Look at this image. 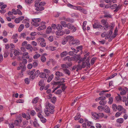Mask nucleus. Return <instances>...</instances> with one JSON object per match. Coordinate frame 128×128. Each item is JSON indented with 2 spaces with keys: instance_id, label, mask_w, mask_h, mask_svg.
Segmentation results:
<instances>
[{
  "instance_id": "nucleus-36",
  "label": "nucleus",
  "mask_w": 128,
  "mask_h": 128,
  "mask_svg": "<svg viewBox=\"0 0 128 128\" xmlns=\"http://www.w3.org/2000/svg\"><path fill=\"white\" fill-rule=\"evenodd\" d=\"M38 61H36L34 62L32 64L34 68L37 67L38 65Z\"/></svg>"
},
{
  "instance_id": "nucleus-9",
  "label": "nucleus",
  "mask_w": 128,
  "mask_h": 128,
  "mask_svg": "<svg viewBox=\"0 0 128 128\" xmlns=\"http://www.w3.org/2000/svg\"><path fill=\"white\" fill-rule=\"evenodd\" d=\"M122 101L125 102L126 106L128 105V94L127 95L126 97L125 96H122Z\"/></svg>"
},
{
  "instance_id": "nucleus-20",
  "label": "nucleus",
  "mask_w": 128,
  "mask_h": 128,
  "mask_svg": "<svg viewBox=\"0 0 128 128\" xmlns=\"http://www.w3.org/2000/svg\"><path fill=\"white\" fill-rule=\"evenodd\" d=\"M68 54V52L67 51H64L62 52L60 54L61 56L64 57L67 55Z\"/></svg>"
},
{
  "instance_id": "nucleus-27",
  "label": "nucleus",
  "mask_w": 128,
  "mask_h": 128,
  "mask_svg": "<svg viewBox=\"0 0 128 128\" xmlns=\"http://www.w3.org/2000/svg\"><path fill=\"white\" fill-rule=\"evenodd\" d=\"M20 66L17 67V70H19L23 66H25V64H24L22 63H20L19 64Z\"/></svg>"
},
{
  "instance_id": "nucleus-33",
  "label": "nucleus",
  "mask_w": 128,
  "mask_h": 128,
  "mask_svg": "<svg viewBox=\"0 0 128 128\" xmlns=\"http://www.w3.org/2000/svg\"><path fill=\"white\" fill-rule=\"evenodd\" d=\"M96 57L93 58L91 60L90 63L92 65H93L95 61L96 60Z\"/></svg>"
},
{
  "instance_id": "nucleus-41",
  "label": "nucleus",
  "mask_w": 128,
  "mask_h": 128,
  "mask_svg": "<svg viewBox=\"0 0 128 128\" xmlns=\"http://www.w3.org/2000/svg\"><path fill=\"white\" fill-rule=\"evenodd\" d=\"M60 23L61 24V25L63 27H66L67 24H66V23L65 22L62 21L60 22Z\"/></svg>"
},
{
  "instance_id": "nucleus-48",
  "label": "nucleus",
  "mask_w": 128,
  "mask_h": 128,
  "mask_svg": "<svg viewBox=\"0 0 128 128\" xmlns=\"http://www.w3.org/2000/svg\"><path fill=\"white\" fill-rule=\"evenodd\" d=\"M67 42V40L66 38L62 40V44L64 45L66 44Z\"/></svg>"
},
{
  "instance_id": "nucleus-29",
  "label": "nucleus",
  "mask_w": 128,
  "mask_h": 128,
  "mask_svg": "<svg viewBox=\"0 0 128 128\" xmlns=\"http://www.w3.org/2000/svg\"><path fill=\"white\" fill-rule=\"evenodd\" d=\"M116 121L118 123H122L124 122V120L122 118H119L117 119Z\"/></svg>"
},
{
  "instance_id": "nucleus-7",
  "label": "nucleus",
  "mask_w": 128,
  "mask_h": 128,
  "mask_svg": "<svg viewBox=\"0 0 128 128\" xmlns=\"http://www.w3.org/2000/svg\"><path fill=\"white\" fill-rule=\"evenodd\" d=\"M101 22L102 23V24L105 26V27L107 28H112L114 27L112 26L111 25H109L108 23L106 20H101Z\"/></svg>"
},
{
  "instance_id": "nucleus-28",
  "label": "nucleus",
  "mask_w": 128,
  "mask_h": 128,
  "mask_svg": "<svg viewBox=\"0 0 128 128\" xmlns=\"http://www.w3.org/2000/svg\"><path fill=\"white\" fill-rule=\"evenodd\" d=\"M115 98L118 102H120L121 100V97L119 94H118V96L116 97Z\"/></svg>"
},
{
  "instance_id": "nucleus-30",
  "label": "nucleus",
  "mask_w": 128,
  "mask_h": 128,
  "mask_svg": "<svg viewBox=\"0 0 128 128\" xmlns=\"http://www.w3.org/2000/svg\"><path fill=\"white\" fill-rule=\"evenodd\" d=\"M20 52L17 50H14V54L16 56H17L18 55L20 54Z\"/></svg>"
},
{
  "instance_id": "nucleus-53",
  "label": "nucleus",
  "mask_w": 128,
  "mask_h": 128,
  "mask_svg": "<svg viewBox=\"0 0 128 128\" xmlns=\"http://www.w3.org/2000/svg\"><path fill=\"white\" fill-rule=\"evenodd\" d=\"M23 59L22 60V62H20V63H22L24 64H26L27 63V61L26 59L24 58H22Z\"/></svg>"
},
{
  "instance_id": "nucleus-47",
  "label": "nucleus",
  "mask_w": 128,
  "mask_h": 128,
  "mask_svg": "<svg viewBox=\"0 0 128 128\" xmlns=\"http://www.w3.org/2000/svg\"><path fill=\"white\" fill-rule=\"evenodd\" d=\"M106 99V97L104 96L100 97L98 98V100L101 101L103 100Z\"/></svg>"
},
{
  "instance_id": "nucleus-31",
  "label": "nucleus",
  "mask_w": 128,
  "mask_h": 128,
  "mask_svg": "<svg viewBox=\"0 0 128 128\" xmlns=\"http://www.w3.org/2000/svg\"><path fill=\"white\" fill-rule=\"evenodd\" d=\"M54 77V75L53 74H52L51 75L48 77V80H47V82H50L52 79Z\"/></svg>"
},
{
  "instance_id": "nucleus-62",
  "label": "nucleus",
  "mask_w": 128,
  "mask_h": 128,
  "mask_svg": "<svg viewBox=\"0 0 128 128\" xmlns=\"http://www.w3.org/2000/svg\"><path fill=\"white\" fill-rule=\"evenodd\" d=\"M24 82L27 84H28L30 83V81L28 78H26L25 79Z\"/></svg>"
},
{
  "instance_id": "nucleus-40",
  "label": "nucleus",
  "mask_w": 128,
  "mask_h": 128,
  "mask_svg": "<svg viewBox=\"0 0 128 128\" xmlns=\"http://www.w3.org/2000/svg\"><path fill=\"white\" fill-rule=\"evenodd\" d=\"M40 54H37L34 55L33 56V58L34 59H37L40 57Z\"/></svg>"
},
{
  "instance_id": "nucleus-32",
  "label": "nucleus",
  "mask_w": 128,
  "mask_h": 128,
  "mask_svg": "<svg viewBox=\"0 0 128 128\" xmlns=\"http://www.w3.org/2000/svg\"><path fill=\"white\" fill-rule=\"evenodd\" d=\"M52 31V29L51 27L50 26H48L46 30V33L47 34H50L51 32Z\"/></svg>"
},
{
  "instance_id": "nucleus-37",
  "label": "nucleus",
  "mask_w": 128,
  "mask_h": 128,
  "mask_svg": "<svg viewBox=\"0 0 128 128\" xmlns=\"http://www.w3.org/2000/svg\"><path fill=\"white\" fill-rule=\"evenodd\" d=\"M122 112H117L115 114V116L116 117H118L122 114Z\"/></svg>"
},
{
  "instance_id": "nucleus-6",
  "label": "nucleus",
  "mask_w": 128,
  "mask_h": 128,
  "mask_svg": "<svg viewBox=\"0 0 128 128\" xmlns=\"http://www.w3.org/2000/svg\"><path fill=\"white\" fill-rule=\"evenodd\" d=\"M38 40L39 42H41L40 45L42 47H45L46 45V43L45 40L44 38H38Z\"/></svg>"
},
{
  "instance_id": "nucleus-15",
  "label": "nucleus",
  "mask_w": 128,
  "mask_h": 128,
  "mask_svg": "<svg viewBox=\"0 0 128 128\" xmlns=\"http://www.w3.org/2000/svg\"><path fill=\"white\" fill-rule=\"evenodd\" d=\"M56 34L58 36H62L64 34V32L63 31L58 30L56 32Z\"/></svg>"
},
{
  "instance_id": "nucleus-51",
  "label": "nucleus",
  "mask_w": 128,
  "mask_h": 128,
  "mask_svg": "<svg viewBox=\"0 0 128 128\" xmlns=\"http://www.w3.org/2000/svg\"><path fill=\"white\" fill-rule=\"evenodd\" d=\"M22 72H21V73L22 74V76H21L22 77V76L23 75V72L24 71L26 70V67L24 66H23V67L22 68Z\"/></svg>"
},
{
  "instance_id": "nucleus-24",
  "label": "nucleus",
  "mask_w": 128,
  "mask_h": 128,
  "mask_svg": "<svg viewBox=\"0 0 128 128\" xmlns=\"http://www.w3.org/2000/svg\"><path fill=\"white\" fill-rule=\"evenodd\" d=\"M73 58L75 60L77 61L80 59V56L75 54V55L73 57Z\"/></svg>"
},
{
  "instance_id": "nucleus-2",
  "label": "nucleus",
  "mask_w": 128,
  "mask_h": 128,
  "mask_svg": "<svg viewBox=\"0 0 128 128\" xmlns=\"http://www.w3.org/2000/svg\"><path fill=\"white\" fill-rule=\"evenodd\" d=\"M112 108L114 111H116L118 110L119 111H122L123 113H125L126 112V109L124 108L123 106L120 105L117 106L116 104H113L112 105Z\"/></svg>"
},
{
  "instance_id": "nucleus-35",
  "label": "nucleus",
  "mask_w": 128,
  "mask_h": 128,
  "mask_svg": "<svg viewBox=\"0 0 128 128\" xmlns=\"http://www.w3.org/2000/svg\"><path fill=\"white\" fill-rule=\"evenodd\" d=\"M67 6L68 7L74 9H76V8H77L76 7L73 6L70 4H67Z\"/></svg>"
},
{
  "instance_id": "nucleus-56",
  "label": "nucleus",
  "mask_w": 128,
  "mask_h": 128,
  "mask_svg": "<svg viewBox=\"0 0 128 128\" xmlns=\"http://www.w3.org/2000/svg\"><path fill=\"white\" fill-rule=\"evenodd\" d=\"M48 40L50 42H52L53 41L54 38L52 36H50L48 38Z\"/></svg>"
},
{
  "instance_id": "nucleus-45",
  "label": "nucleus",
  "mask_w": 128,
  "mask_h": 128,
  "mask_svg": "<svg viewBox=\"0 0 128 128\" xmlns=\"http://www.w3.org/2000/svg\"><path fill=\"white\" fill-rule=\"evenodd\" d=\"M66 21L71 23H72L74 22V20H73L69 18H66Z\"/></svg>"
},
{
  "instance_id": "nucleus-14",
  "label": "nucleus",
  "mask_w": 128,
  "mask_h": 128,
  "mask_svg": "<svg viewBox=\"0 0 128 128\" xmlns=\"http://www.w3.org/2000/svg\"><path fill=\"white\" fill-rule=\"evenodd\" d=\"M39 77L41 78H47L46 74L44 72H41L39 75Z\"/></svg>"
},
{
  "instance_id": "nucleus-42",
  "label": "nucleus",
  "mask_w": 128,
  "mask_h": 128,
  "mask_svg": "<svg viewBox=\"0 0 128 128\" xmlns=\"http://www.w3.org/2000/svg\"><path fill=\"white\" fill-rule=\"evenodd\" d=\"M44 73H45V74H46V75H48V74L50 73V71L49 70L47 69H44Z\"/></svg>"
},
{
  "instance_id": "nucleus-21",
  "label": "nucleus",
  "mask_w": 128,
  "mask_h": 128,
  "mask_svg": "<svg viewBox=\"0 0 128 128\" xmlns=\"http://www.w3.org/2000/svg\"><path fill=\"white\" fill-rule=\"evenodd\" d=\"M62 70L65 72V73L68 75H69L70 74V72L69 70L67 69V68L62 69Z\"/></svg>"
},
{
  "instance_id": "nucleus-25",
  "label": "nucleus",
  "mask_w": 128,
  "mask_h": 128,
  "mask_svg": "<svg viewBox=\"0 0 128 128\" xmlns=\"http://www.w3.org/2000/svg\"><path fill=\"white\" fill-rule=\"evenodd\" d=\"M32 20L33 22H36L38 23L40 21L41 19L40 18H33L32 19Z\"/></svg>"
},
{
  "instance_id": "nucleus-50",
  "label": "nucleus",
  "mask_w": 128,
  "mask_h": 128,
  "mask_svg": "<svg viewBox=\"0 0 128 128\" xmlns=\"http://www.w3.org/2000/svg\"><path fill=\"white\" fill-rule=\"evenodd\" d=\"M40 120L41 122H42L44 123H45L46 121V118H44V117L41 118V119H40Z\"/></svg>"
},
{
  "instance_id": "nucleus-39",
  "label": "nucleus",
  "mask_w": 128,
  "mask_h": 128,
  "mask_svg": "<svg viewBox=\"0 0 128 128\" xmlns=\"http://www.w3.org/2000/svg\"><path fill=\"white\" fill-rule=\"evenodd\" d=\"M46 58L44 55L42 56H41V60L42 62H44L46 61Z\"/></svg>"
},
{
  "instance_id": "nucleus-64",
  "label": "nucleus",
  "mask_w": 128,
  "mask_h": 128,
  "mask_svg": "<svg viewBox=\"0 0 128 128\" xmlns=\"http://www.w3.org/2000/svg\"><path fill=\"white\" fill-rule=\"evenodd\" d=\"M57 29L58 30H61L62 29V26L60 24H58L57 27Z\"/></svg>"
},
{
  "instance_id": "nucleus-57",
  "label": "nucleus",
  "mask_w": 128,
  "mask_h": 128,
  "mask_svg": "<svg viewBox=\"0 0 128 128\" xmlns=\"http://www.w3.org/2000/svg\"><path fill=\"white\" fill-rule=\"evenodd\" d=\"M117 6V4H114L112 5L111 6L110 8H112V9H114L116 8Z\"/></svg>"
},
{
  "instance_id": "nucleus-55",
  "label": "nucleus",
  "mask_w": 128,
  "mask_h": 128,
  "mask_svg": "<svg viewBox=\"0 0 128 128\" xmlns=\"http://www.w3.org/2000/svg\"><path fill=\"white\" fill-rule=\"evenodd\" d=\"M40 72L39 70H38L36 71L35 72V74H34V78H35V76H36L37 77L38 76V75H39L40 74Z\"/></svg>"
},
{
  "instance_id": "nucleus-12",
  "label": "nucleus",
  "mask_w": 128,
  "mask_h": 128,
  "mask_svg": "<svg viewBox=\"0 0 128 128\" xmlns=\"http://www.w3.org/2000/svg\"><path fill=\"white\" fill-rule=\"evenodd\" d=\"M80 42L78 40H73L72 42V44L74 46L78 45L79 44Z\"/></svg>"
},
{
  "instance_id": "nucleus-60",
  "label": "nucleus",
  "mask_w": 128,
  "mask_h": 128,
  "mask_svg": "<svg viewBox=\"0 0 128 128\" xmlns=\"http://www.w3.org/2000/svg\"><path fill=\"white\" fill-rule=\"evenodd\" d=\"M61 67L62 68H68V66H67L65 64H62L61 65Z\"/></svg>"
},
{
  "instance_id": "nucleus-52",
  "label": "nucleus",
  "mask_w": 128,
  "mask_h": 128,
  "mask_svg": "<svg viewBox=\"0 0 128 128\" xmlns=\"http://www.w3.org/2000/svg\"><path fill=\"white\" fill-rule=\"evenodd\" d=\"M26 36V34L24 33H22L20 35V37H22L23 38H25Z\"/></svg>"
},
{
  "instance_id": "nucleus-46",
  "label": "nucleus",
  "mask_w": 128,
  "mask_h": 128,
  "mask_svg": "<svg viewBox=\"0 0 128 128\" xmlns=\"http://www.w3.org/2000/svg\"><path fill=\"white\" fill-rule=\"evenodd\" d=\"M33 124L34 126L37 127L39 126V125L36 121H35L33 122Z\"/></svg>"
},
{
  "instance_id": "nucleus-59",
  "label": "nucleus",
  "mask_w": 128,
  "mask_h": 128,
  "mask_svg": "<svg viewBox=\"0 0 128 128\" xmlns=\"http://www.w3.org/2000/svg\"><path fill=\"white\" fill-rule=\"evenodd\" d=\"M51 100L53 103H54L56 100V97H54L51 99Z\"/></svg>"
},
{
  "instance_id": "nucleus-58",
  "label": "nucleus",
  "mask_w": 128,
  "mask_h": 128,
  "mask_svg": "<svg viewBox=\"0 0 128 128\" xmlns=\"http://www.w3.org/2000/svg\"><path fill=\"white\" fill-rule=\"evenodd\" d=\"M8 55V51H6L5 52L4 54V58L7 57Z\"/></svg>"
},
{
  "instance_id": "nucleus-43",
  "label": "nucleus",
  "mask_w": 128,
  "mask_h": 128,
  "mask_svg": "<svg viewBox=\"0 0 128 128\" xmlns=\"http://www.w3.org/2000/svg\"><path fill=\"white\" fill-rule=\"evenodd\" d=\"M108 100V104H112V103L113 101V98L112 97H110L109 98Z\"/></svg>"
},
{
  "instance_id": "nucleus-8",
  "label": "nucleus",
  "mask_w": 128,
  "mask_h": 128,
  "mask_svg": "<svg viewBox=\"0 0 128 128\" xmlns=\"http://www.w3.org/2000/svg\"><path fill=\"white\" fill-rule=\"evenodd\" d=\"M119 90L120 91V94L122 96L126 94V93L128 91V89L126 88H120L119 89Z\"/></svg>"
},
{
  "instance_id": "nucleus-11",
  "label": "nucleus",
  "mask_w": 128,
  "mask_h": 128,
  "mask_svg": "<svg viewBox=\"0 0 128 128\" xmlns=\"http://www.w3.org/2000/svg\"><path fill=\"white\" fill-rule=\"evenodd\" d=\"M24 18V16H20L18 18H16L14 20V22L16 23H19L21 21L23 20Z\"/></svg>"
},
{
  "instance_id": "nucleus-18",
  "label": "nucleus",
  "mask_w": 128,
  "mask_h": 128,
  "mask_svg": "<svg viewBox=\"0 0 128 128\" xmlns=\"http://www.w3.org/2000/svg\"><path fill=\"white\" fill-rule=\"evenodd\" d=\"M104 110V111L107 113H109L110 112V109L108 106H106Z\"/></svg>"
},
{
  "instance_id": "nucleus-16",
  "label": "nucleus",
  "mask_w": 128,
  "mask_h": 128,
  "mask_svg": "<svg viewBox=\"0 0 128 128\" xmlns=\"http://www.w3.org/2000/svg\"><path fill=\"white\" fill-rule=\"evenodd\" d=\"M46 25H42L38 27L37 28V30L39 31H40L46 28Z\"/></svg>"
},
{
  "instance_id": "nucleus-26",
  "label": "nucleus",
  "mask_w": 128,
  "mask_h": 128,
  "mask_svg": "<svg viewBox=\"0 0 128 128\" xmlns=\"http://www.w3.org/2000/svg\"><path fill=\"white\" fill-rule=\"evenodd\" d=\"M81 116L80 113H77L76 116L74 117V119L76 120H78L80 118Z\"/></svg>"
},
{
  "instance_id": "nucleus-17",
  "label": "nucleus",
  "mask_w": 128,
  "mask_h": 128,
  "mask_svg": "<svg viewBox=\"0 0 128 128\" xmlns=\"http://www.w3.org/2000/svg\"><path fill=\"white\" fill-rule=\"evenodd\" d=\"M25 48L27 50L30 49L31 51L33 50L32 46L30 44H26L25 46Z\"/></svg>"
},
{
  "instance_id": "nucleus-3",
  "label": "nucleus",
  "mask_w": 128,
  "mask_h": 128,
  "mask_svg": "<svg viewBox=\"0 0 128 128\" xmlns=\"http://www.w3.org/2000/svg\"><path fill=\"white\" fill-rule=\"evenodd\" d=\"M35 6L36 8V10L37 11H41L44 9V8L42 6L44 5L45 3L44 2H41L39 3L38 2H36Z\"/></svg>"
},
{
  "instance_id": "nucleus-63",
  "label": "nucleus",
  "mask_w": 128,
  "mask_h": 128,
  "mask_svg": "<svg viewBox=\"0 0 128 128\" xmlns=\"http://www.w3.org/2000/svg\"><path fill=\"white\" fill-rule=\"evenodd\" d=\"M8 25L9 27L11 28L14 27V26L11 23L8 24Z\"/></svg>"
},
{
  "instance_id": "nucleus-49",
  "label": "nucleus",
  "mask_w": 128,
  "mask_h": 128,
  "mask_svg": "<svg viewBox=\"0 0 128 128\" xmlns=\"http://www.w3.org/2000/svg\"><path fill=\"white\" fill-rule=\"evenodd\" d=\"M99 24H97L94 23L93 25V27L94 28H99Z\"/></svg>"
},
{
  "instance_id": "nucleus-38",
  "label": "nucleus",
  "mask_w": 128,
  "mask_h": 128,
  "mask_svg": "<svg viewBox=\"0 0 128 128\" xmlns=\"http://www.w3.org/2000/svg\"><path fill=\"white\" fill-rule=\"evenodd\" d=\"M106 103V102L105 101H101L99 102V104L103 106Z\"/></svg>"
},
{
  "instance_id": "nucleus-44",
  "label": "nucleus",
  "mask_w": 128,
  "mask_h": 128,
  "mask_svg": "<svg viewBox=\"0 0 128 128\" xmlns=\"http://www.w3.org/2000/svg\"><path fill=\"white\" fill-rule=\"evenodd\" d=\"M71 49L73 50L74 53L77 54L78 52L79 51L78 50H76L74 48H72Z\"/></svg>"
},
{
  "instance_id": "nucleus-61",
  "label": "nucleus",
  "mask_w": 128,
  "mask_h": 128,
  "mask_svg": "<svg viewBox=\"0 0 128 128\" xmlns=\"http://www.w3.org/2000/svg\"><path fill=\"white\" fill-rule=\"evenodd\" d=\"M16 12L17 14L20 15H22V13L21 11L19 9H17L16 10Z\"/></svg>"
},
{
  "instance_id": "nucleus-54",
  "label": "nucleus",
  "mask_w": 128,
  "mask_h": 128,
  "mask_svg": "<svg viewBox=\"0 0 128 128\" xmlns=\"http://www.w3.org/2000/svg\"><path fill=\"white\" fill-rule=\"evenodd\" d=\"M64 32V34H68L70 33V31L68 29H66L65 30Z\"/></svg>"
},
{
  "instance_id": "nucleus-1",
  "label": "nucleus",
  "mask_w": 128,
  "mask_h": 128,
  "mask_svg": "<svg viewBox=\"0 0 128 128\" xmlns=\"http://www.w3.org/2000/svg\"><path fill=\"white\" fill-rule=\"evenodd\" d=\"M46 105L48 106L46 109L44 110V112L46 116H49L50 115V114H52L54 113V106L49 102H46Z\"/></svg>"
},
{
  "instance_id": "nucleus-34",
  "label": "nucleus",
  "mask_w": 128,
  "mask_h": 128,
  "mask_svg": "<svg viewBox=\"0 0 128 128\" xmlns=\"http://www.w3.org/2000/svg\"><path fill=\"white\" fill-rule=\"evenodd\" d=\"M38 100V97H36L34 98L32 100V103L35 104L37 103Z\"/></svg>"
},
{
  "instance_id": "nucleus-19",
  "label": "nucleus",
  "mask_w": 128,
  "mask_h": 128,
  "mask_svg": "<svg viewBox=\"0 0 128 128\" xmlns=\"http://www.w3.org/2000/svg\"><path fill=\"white\" fill-rule=\"evenodd\" d=\"M38 85L40 86H45V84L44 83V80H41L39 82Z\"/></svg>"
},
{
  "instance_id": "nucleus-13",
  "label": "nucleus",
  "mask_w": 128,
  "mask_h": 128,
  "mask_svg": "<svg viewBox=\"0 0 128 128\" xmlns=\"http://www.w3.org/2000/svg\"><path fill=\"white\" fill-rule=\"evenodd\" d=\"M68 42H70L72 41L74 39V37L72 36H68L66 37Z\"/></svg>"
},
{
  "instance_id": "nucleus-4",
  "label": "nucleus",
  "mask_w": 128,
  "mask_h": 128,
  "mask_svg": "<svg viewBox=\"0 0 128 128\" xmlns=\"http://www.w3.org/2000/svg\"><path fill=\"white\" fill-rule=\"evenodd\" d=\"M89 60L88 59H87L84 62H83L82 63V66L83 68H84L86 66L88 68H90V64L89 62Z\"/></svg>"
},
{
  "instance_id": "nucleus-22",
  "label": "nucleus",
  "mask_w": 128,
  "mask_h": 128,
  "mask_svg": "<svg viewBox=\"0 0 128 128\" xmlns=\"http://www.w3.org/2000/svg\"><path fill=\"white\" fill-rule=\"evenodd\" d=\"M66 27H67L68 29L72 30L73 28L74 27V26L70 23H68L67 24Z\"/></svg>"
},
{
  "instance_id": "nucleus-5",
  "label": "nucleus",
  "mask_w": 128,
  "mask_h": 128,
  "mask_svg": "<svg viewBox=\"0 0 128 128\" xmlns=\"http://www.w3.org/2000/svg\"><path fill=\"white\" fill-rule=\"evenodd\" d=\"M35 71V70L34 69L32 70L28 73V74L30 76L29 77V79L30 80H32L34 78V73Z\"/></svg>"
},
{
  "instance_id": "nucleus-10",
  "label": "nucleus",
  "mask_w": 128,
  "mask_h": 128,
  "mask_svg": "<svg viewBox=\"0 0 128 128\" xmlns=\"http://www.w3.org/2000/svg\"><path fill=\"white\" fill-rule=\"evenodd\" d=\"M55 75L57 76V77H56V78L58 80H59V77L62 76H64V74L62 72L58 71L56 72Z\"/></svg>"
},
{
  "instance_id": "nucleus-23",
  "label": "nucleus",
  "mask_w": 128,
  "mask_h": 128,
  "mask_svg": "<svg viewBox=\"0 0 128 128\" xmlns=\"http://www.w3.org/2000/svg\"><path fill=\"white\" fill-rule=\"evenodd\" d=\"M24 25L21 24L20 26L18 29V31L19 32H21L24 28Z\"/></svg>"
}]
</instances>
